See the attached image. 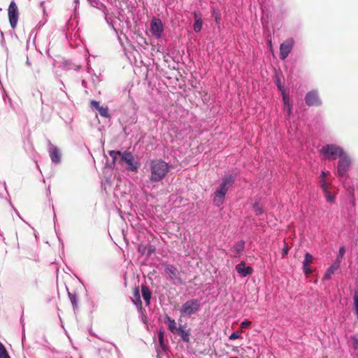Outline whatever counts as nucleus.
I'll use <instances>...</instances> for the list:
<instances>
[{
	"label": "nucleus",
	"mask_w": 358,
	"mask_h": 358,
	"mask_svg": "<svg viewBox=\"0 0 358 358\" xmlns=\"http://www.w3.org/2000/svg\"><path fill=\"white\" fill-rule=\"evenodd\" d=\"M150 177L153 182L161 181L168 173L169 165L162 159H152L149 162Z\"/></svg>",
	"instance_id": "obj_1"
},
{
	"label": "nucleus",
	"mask_w": 358,
	"mask_h": 358,
	"mask_svg": "<svg viewBox=\"0 0 358 358\" xmlns=\"http://www.w3.org/2000/svg\"><path fill=\"white\" fill-rule=\"evenodd\" d=\"M234 182V178L231 175L224 176L222 182L215 192L214 203L217 206H220L223 202V199L232 185Z\"/></svg>",
	"instance_id": "obj_2"
},
{
	"label": "nucleus",
	"mask_w": 358,
	"mask_h": 358,
	"mask_svg": "<svg viewBox=\"0 0 358 358\" xmlns=\"http://www.w3.org/2000/svg\"><path fill=\"white\" fill-rule=\"evenodd\" d=\"M320 153L324 156V158L327 160H334L338 157H341L344 154L342 148L334 145L328 144L322 148Z\"/></svg>",
	"instance_id": "obj_3"
},
{
	"label": "nucleus",
	"mask_w": 358,
	"mask_h": 358,
	"mask_svg": "<svg viewBox=\"0 0 358 358\" xmlns=\"http://www.w3.org/2000/svg\"><path fill=\"white\" fill-rule=\"evenodd\" d=\"M201 303L198 299H190L184 303L180 308L182 316H190L196 313L200 308Z\"/></svg>",
	"instance_id": "obj_4"
},
{
	"label": "nucleus",
	"mask_w": 358,
	"mask_h": 358,
	"mask_svg": "<svg viewBox=\"0 0 358 358\" xmlns=\"http://www.w3.org/2000/svg\"><path fill=\"white\" fill-rule=\"evenodd\" d=\"M119 163L122 165L127 164V169L133 172H137L138 169V162L134 161L133 155L129 152H124L122 157L119 159Z\"/></svg>",
	"instance_id": "obj_5"
},
{
	"label": "nucleus",
	"mask_w": 358,
	"mask_h": 358,
	"mask_svg": "<svg viewBox=\"0 0 358 358\" xmlns=\"http://www.w3.org/2000/svg\"><path fill=\"white\" fill-rule=\"evenodd\" d=\"M19 15L17 6L15 1H12L8 8V16L10 24L13 29H15L17 26Z\"/></svg>",
	"instance_id": "obj_6"
},
{
	"label": "nucleus",
	"mask_w": 358,
	"mask_h": 358,
	"mask_svg": "<svg viewBox=\"0 0 358 358\" xmlns=\"http://www.w3.org/2000/svg\"><path fill=\"white\" fill-rule=\"evenodd\" d=\"M163 266L164 267V271L169 275L170 279L176 281L178 284L182 283L180 272L174 265L165 262L163 263Z\"/></svg>",
	"instance_id": "obj_7"
},
{
	"label": "nucleus",
	"mask_w": 358,
	"mask_h": 358,
	"mask_svg": "<svg viewBox=\"0 0 358 358\" xmlns=\"http://www.w3.org/2000/svg\"><path fill=\"white\" fill-rule=\"evenodd\" d=\"M351 164L350 159L345 153L340 157L338 165V174L343 176L345 174Z\"/></svg>",
	"instance_id": "obj_8"
},
{
	"label": "nucleus",
	"mask_w": 358,
	"mask_h": 358,
	"mask_svg": "<svg viewBox=\"0 0 358 358\" xmlns=\"http://www.w3.org/2000/svg\"><path fill=\"white\" fill-rule=\"evenodd\" d=\"M294 43L292 38H289L281 43L280 46V58L281 59L284 60L287 57L292 50Z\"/></svg>",
	"instance_id": "obj_9"
},
{
	"label": "nucleus",
	"mask_w": 358,
	"mask_h": 358,
	"mask_svg": "<svg viewBox=\"0 0 358 358\" xmlns=\"http://www.w3.org/2000/svg\"><path fill=\"white\" fill-rule=\"evenodd\" d=\"M164 30L163 24L160 19L154 18L151 21L150 24V32L157 38H159L162 36Z\"/></svg>",
	"instance_id": "obj_10"
},
{
	"label": "nucleus",
	"mask_w": 358,
	"mask_h": 358,
	"mask_svg": "<svg viewBox=\"0 0 358 358\" xmlns=\"http://www.w3.org/2000/svg\"><path fill=\"white\" fill-rule=\"evenodd\" d=\"M305 101L309 106H318L322 104L318 93L316 91H311L306 94Z\"/></svg>",
	"instance_id": "obj_11"
},
{
	"label": "nucleus",
	"mask_w": 358,
	"mask_h": 358,
	"mask_svg": "<svg viewBox=\"0 0 358 358\" xmlns=\"http://www.w3.org/2000/svg\"><path fill=\"white\" fill-rule=\"evenodd\" d=\"M236 270L243 277H246L253 273V268L251 266H245V263L243 261L236 266Z\"/></svg>",
	"instance_id": "obj_12"
},
{
	"label": "nucleus",
	"mask_w": 358,
	"mask_h": 358,
	"mask_svg": "<svg viewBox=\"0 0 358 358\" xmlns=\"http://www.w3.org/2000/svg\"><path fill=\"white\" fill-rule=\"evenodd\" d=\"M165 323L168 324L169 329L174 334H179L180 327L178 328L176 323L173 319L166 315L165 317Z\"/></svg>",
	"instance_id": "obj_13"
},
{
	"label": "nucleus",
	"mask_w": 358,
	"mask_h": 358,
	"mask_svg": "<svg viewBox=\"0 0 358 358\" xmlns=\"http://www.w3.org/2000/svg\"><path fill=\"white\" fill-rule=\"evenodd\" d=\"M131 299L136 306L139 308L142 307V301L141 299L140 291L138 287H135L133 289L132 296H131Z\"/></svg>",
	"instance_id": "obj_14"
},
{
	"label": "nucleus",
	"mask_w": 358,
	"mask_h": 358,
	"mask_svg": "<svg viewBox=\"0 0 358 358\" xmlns=\"http://www.w3.org/2000/svg\"><path fill=\"white\" fill-rule=\"evenodd\" d=\"M141 293L143 299L145 300L146 306H149L150 303V299L152 296V292L150 289L145 285L141 286Z\"/></svg>",
	"instance_id": "obj_15"
},
{
	"label": "nucleus",
	"mask_w": 358,
	"mask_h": 358,
	"mask_svg": "<svg viewBox=\"0 0 358 358\" xmlns=\"http://www.w3.org/2000/svg\"><path fill=\"white\" fill-rule=\"evenodd\" d=\"M194 17L195 19L194 24L193 25V29L195 32H199L201 30L202 28V20L201 17V15L194 12Z\"/></svg>",
	"instance_id": "obj_16"
},
{
	"label": "nucleus",
	"mask_w": 358,
	"mask_h": 358,
	"mask_svg": "<svg viewBox=\"0 0 358 358\" xmlns=\"http://www.w3.org/2000/svg\"><path fill=\"white\" fill-rule=\"evenodd\" d=\"M50 156L52 162L58 164L61 160V155L59 149L57 147H53L50 152Z\"/></svg>",
	"instance_id": "obj_17"
},
{
	"label": "nucleus",
	"mask_w": 358,
	"mask_h": 358,
	"mask_svg": "<svg viewBox=\"0 0 358 358\" xmlns=\"http://www.w3.org/2000/svg\"><path fill=\"white\" fill-rule=\"evenodd\" d=\"M340 264L339 262H335L326 271L324 275L323 278L324 280H329L331 278V275L334 273V272L339 268Z\"/></svg>",
	"instance_id": "obj_18"
},
{
	"label": "nucleus",
	"mask_w": 358,
	"mask_h": 358,
	"mask_svg": "<svg viewBox=\"0 0 358 358\" xmlns=\"http://www.w3.org/2000/svg\"><path fill=\"white\" fill-rule=\"evenodd\" d=\"M180 334L182 339L185 343H189L190 342V329H188L187 330L185 329V326H180V330L179 334Z\"/></svg>",
	"instance_id": "obj_19"
},
{
	"label": "nucleus",
	"mask_w": 358,
	"mask_h": 358,
	"mask_svg": "<svg viewBox=\"0 0 358 358\" xmlns=\"http://www.w3.org/2000/svg\"><path fill=\"white\" fill-rule=\"evenodd\" d=\"M245 248V242L243 241H240L236 243L232 248V252L234 253V256H237L241 254Z\"/></svg>",
	"instance_id": "obj_20"
},
{
	"label": "nucleus",
	"mask_w": 358,
	"mask_h": 358,
	"mask_svg": "<svg viewBox=\"0 0 358 358\" xmlns=\"http://www.w3.org/2000/svg\"><path fill=\"white\" fill-rule=\"evenodd\" d=\"M122 153L120 151L115 150H110L108 151L109 155L113 158V162L115 163L116 162H119V159L121 157H122Z\"/></svg>",
	"instance_id": "obj_21"
},
{
	"label": "nucleus",
	"mask_w": 358,
	"mask_h": 358,
	"mask_svg": "<svg viewBox=\"0 0 358 358\" xmlns=\"http://www.w3.org/2000/svg\"><path fill=\"white\" fill-rule=\"evenodd\" d=\"M283 101L285 105V110H286L287 115H289L292 111V105L289 103V98L287 97L285 94H283Z\"/></svg>",
	"instance_id": "obj_22"
},
{
	"label": "nucleus",
	"mask_w": 358,
	"mask_h": 358,
	"mask_svg": "<svg viewBox=\"0 0 358 358\" xmlns=\"http://www.w3.org/2000/svg\"><path fill=\"white\" fill-rule=\"evenodd\" d=\"M0 358H10L3 343H0Z\"/></svg>",
	"instance_id": "obj_23"
},
{
	"label": "nucleus",
	"mask_w": 358,
	"mask_h": 358,
	"mask_svg": "<svg viewBox=\"0 0 358 358\" xmlns=\"http://www.w3.org/2000/svg\"><path fill=\"white\" fill-rule=\"evenodd\" d=\"M313 261V257L311 254L306 252L305 254L303 265H310Z\"/></svg>",
	"instance_id": "obj_24"
},
{
	"label": "nucleus",
	"mask_w": 358,
	"mask_h": 358,
	"mask_svg": "<svg viewBox=\"0 0 358 358\" xmlns=\"http://www.w3.org/2000/svg\"><path fill=\"white\" fill-rule=\"evenodd\" d=\"M99 114L104 117H109L110 114L108 113V108L107 107L101 106L98 108Z\"/></svg>",
	"instance_id": "obj_25"
},
{
	"label": "nucleus",
	"mask_w": 358,
	"mask_h": 358,
	"mask_svg": "<svg viewBox=\"0 0 358 358\" xmlns=\"http://www.w3.org/2000/svg\"><path fill=\"white\" fill-rule=\"evenodd\" d=\"M345 252V247L340 248L339 251H338V255L336 259V262H339V264L341 263V262L344 256Z\"/></svg>",
	"instance_id": "obj_26"
},
{
	"label": "nucleus",
	"mask_w": 358,
	"mask_h": 358,
	"mask_svg": "<svg viewBox=\"0 0 358 358\" xmlns=\"http://www.w3.org/2000/svg\"><path fill=\"white\" fill-rule=\"evenodd\" d=\"M321 187L325 194H329V185L324 180L321 181Z\"/></svg>",
	"instance_id": "obj_27"
},
{
	"label": "nucleus",
	"mask_w": 358,
	"mask_h": 358,
	"mask_svg": "<svg viewBox=\"0 0 358 358\" xmlns=\"http://www.w3.org/2000/svg\"><path fill=\"white\" fill-rule=\"evenodd\" d=\"M164 336V331H159V342L160 346L162 348H164V347H165Z\"/></svg>",
	"instance_id": "obj_28"
},
{
	"label": "nucleus",
	"mask_w": 358,
	"mask_h": 358,
	"mask_svg": "<svg viewBox=\"0 0 358 358\" xmlns=\"http://www.w3.org/2000/svg\"><path fill=\"white\" fill-rule=\"evenodd\" d=\"M351 346L352 348L356 350L358 349V339L355 337H352L351 338Z\"/></svg>",
	"instance_id": "obj_29"
},
{
	"label": "nucleus",
	"mask_w": 358,
	"mask_h": 358,
	"mask_svg": "<svg viewBox=\"0 0 358 358\" xmlns=\"http://www.w3.org/2000/svg\"><path fill=\"white\" fill-rule=\"evenodd\" d=\"M241 334V331H235L230 335L229 339L230 340H236V339L240 338Z\"/></svg>",
	"instance_id": "obj_30"
},
{
	"label": "nucleus",
	"mask_w": 358,
	"mask_h": 358,
	"mask_svg": "<svg viewBox=\"0 0 358 358\" xmlns=\"http://www.w3.org/2000/svg\"><path fill=\"white\" fill-rule=\"evenodd\" d=\"M254 210H255L256 215H261L263 213L262 208L258 204H255L254 206Z\"/></svg>",
	"instance_id": "obj_31"
},
{
	"label": "nucleus",
	"mask_w": 358,
	"mask_h": 358,
	"mask_svg": "<svg viewBox=\"0 0 358 358\" xmlns=\"http://www.w3.org/2000/svg\"><path fill=\"white\" fill-rule=\"evenodd\" d=\"M303 270L306 275H310L313 272L311 268L309 267V265H303Z\"/></svg>",
	"instance_id": "obj_32"
},
{
	"label": "nucleus",
	"mask_w": 358,
	"mask_h": 358,
	"mask_svg": "<svg viewBox=\"0 0 358 358\" xmlns=\"http://www.w3.org/2000/svg\"><path fill=\"white\" fill-rule=\"evenodd\" d=\"M90 106L96 108L97 110L98 108L101 107V106L99 105V102L96 100L91 101Z\"/></svg>",
	"instance_id": "obj_33"
},
{
	"label": "nucleus",
	"mask_w": 358,
	"mask_h": 358,
	"mask_svg": "<svg viewBox=\"0 0 358 358\" xmlns=\"http://www.w3.org/2000/svg\"><path fill=\"white\" fill-rule=\"evenodd\" d=\"M251 325V322L248 320H245L241 323V327L242 329L247 328Z\"/></svg>",
	"instance_id": "obj_34"
},
{
	"label": "nucleus",
	"mask_w": 358,
	"mask_h": 358,
	"mask_svg": "<svg viewBox=\"0 0 358 358\" xmlns=\"http://www.w3.org/2000/svg\"><path fill=\"white\" fill-rule=\"evenodd\" d=\"M326 199L328 201L332 202L334 200V196L330 194L329 192V194H325Z\"/></svg>",
	"instance_id": "obj_35"
},
{
	"label": "nucleus",
	"mask_w": 358,
	"mask_h": 358,
	"mask_svg": "<svg viewBox=\"0 0 358 358\" xmlns=\"http://www.w3.org/2000/svg\"><path fill=\"white\" fill-rule=\"evenodd\" d=\"M276 85L278 86V88L282 92V94H284V90H283V87L281 85V83L280 82L279 80H278V81L276 82Z\"/></svg>",
	"instance_id": "obj_36"
},
{
	"label": "nucleus",
	"mask_w": 358,
	"mask_h": 358,
	"mask_svg": "<svg viewBox=\"0 0 358 358\" xmlns=\"http://www.w3.org/2000/svg\"><path fill=\"white\" fill-rule=\"evenodd\" d=\"M288 251H289V248H288V246L286 245L283 249H282V256L285 257V255H287L288 253Z\"/></svg>",
	"instance_id": "obj_37"
},
{
	"label": "nucleus",
	"mask_w": 358,
	"mask_h": 358,
	"mask_svg": "<svg viewBox=\"0 0 358 358\" xmlns=\"http://www.w3.org/2000/svg\"><path fill=\"white\" fill-rule=\"evenodd\" d=\"M327 173L323 171L321 174L322 180H324V178L326 177Z\"/></svg>",
	"instance_id": "obj_38"
},
{
	"label": "nucleus",
	"mask_w": 358,
	"mask_h": 358,
	"mask_svg": "<svg viewBox=\"0 0 358 358\" xmlns=\"http://www.w3.org/2000/svg\"><path fill=\"white\" fill-rule=\"evenodd\" d=\"M230 358H238V357H231Z\"/></svg>",
	"instance_id": "obj_39"
},
{
	"label": "nucleus",
	"mask_w": 358,
	"mask_h": 358,
	"mask_svg": "<svg viewBox=\"0 0 358 358\" xmlns=\"http://www.w3.org/2000/svg\"><path fill=\"white\" fill-rule=\"evenodd\" d=\"M357 358H358V352H357Z\"/></svg>",
	"instance_id": "obj_40"
}]
</instances>
